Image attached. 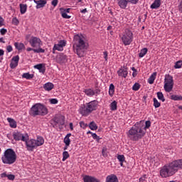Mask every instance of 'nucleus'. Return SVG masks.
Listing matches in <instances>:
<instances>
[{"instance_id":"1","label":"nucleus","mask_w":182,"mask_h":182,"mask_svg":"<svg viewBox=\"0 0 182 182\" xmlns=\"http://www.w3.org/2000/svg\"><path fill=\"white\" fill-rule=\"evenodd\" d=\"M144 121L136 122L128 132V137L132 141H139L140 139H143L146 136V132L147 129L151 126V122H145V126L143 124Z\"/></svg>"},{"instance_id":"2","label":"nucleus","mask_w":182,"mask_h":182,"mask_svg":"<svg viewBox=\"0 0 182 182\" xmlns=\"http://www.w3.org/2000/svg\"><path fill=\"white\" fill-rule=\"evenodd\" d=\"M182 168V159L175 160L168 164L164 165L160 170V176L162 178H167L174 176L178 170Z\"/></svg>"},{"instance_id":"3","label":"nucleus","mask_w":182,"mask_h":182,"mask_svg":"<svg viewBox=\"0 0 182 182\" xmlns=\"http://www.w3.org/2000/svg\"><path fill=\"white\" fill-rule=\"evenodd\" d=\"M73 48L75 53H76L79 58H83V56H85V52H86V49H87V45L86 42H85L83 37L77 34L74 36Z\"/></svg>"},{"instance_id":"4","label":"nucleus","mask_w":182,"mask_h":182,"mask_svg":"<svg viewBox=\"0 0 182 182\" xmlns=\"http://www.w3.org/2000/svg\"><path fill=\"white\" fill-rule=\"evenodd\" d=\"M97 107H99V101L95 100L86 103V105H81L78 112L80 114H82V116L86 117L87 116H89V114H90V113L92 112L97 110Z\"/></svg>"},{"instance_id":"5","label":"nucleus","mask_w":182,"mask_h":182,"mask_svg":"<svg viewBox=\"0 0 182 182\" xmlns=\"http://www.w3.org/2000/svg\"><path fill=\"white\" fill-rule=\"evenodd\" d=\"M48 113V108L41 103L35 104L29 110V114L32 116V117H36V116H46Z\"/></svg>"},{"instance_id":"6","label":"nucleus","mask_w":182,"mask_h":182,"mask_svg":"<svg viewBox=\"0 0 182 182\" xmlns=\"http://www.w3.org/2000/svg\"><path fill=\"white\" fill-rule=\"evenodd\" d=\"M16 153L14 149L9 148L4 151V154L1 156V161L4 164H14L16 161L17 159Z\"/></svg>"},{"instance_id":"7","label":"nucleus","mask_w":182,"mask_h":182,"mask_svg":"<svg viewBox=\"0 0 182 182\" xmlns=\"http://www.w3.org/2000/svg\"><path fill=\"white\" fill-rule=\"evenodd\" d=\"M122 41L125 46H127L133 42V33L129 29H126L121 37Z\"/></svg>"},{"instance_id":"8","label":"nucleus","mask_w":182,"mask_h":182,"mask_svg":"<svg viewBox=\"0 0 182 182\" xmlns=\"http://www.w3.org/2000/svg\"><path fill=\"white\" fill-rule=\"evenodd\" d=\"M173 86H174L173 76L170 75L169 74L165 75L164 80V90L166 92H170L173 90Z\"/></svg>"},{"instance_id":"9","label":"nucleus","mask_w":182,"mask_h":182,"mask_svg":"<svg viewBox=\"0 0 182 182\" xmlns=\"http://www.w3.org/2000/svg\"><path fill=\"white\" fill-rule=\"evenodd\" d=\"M50 124H52L53 127H55L59 124L60 126L65 125V117L61 115H55L51 120Z\"/></svg>"},{"instance_id":"10","label":"nucleus","mask_w":182,"mask_h":182,"mask_svg":"<svg viewBox=\"0 0 182 182\" xmlns=\"http://www.w3.org/2000/svg\"><path fill=\"white\" fill-rule=\"evenodd\" d=\"M24 141L26 143V147L28 151H32L33 150H35V149H37L36 142H35V139H29V136H27L26 138V141Z\"/></svg>"},{"instance_id":"11","label":"nucleus","mask_w":182,"mask_h":182,"mask_svg":"<svg viewBox=\"0 0 182 182\" xmlns=\"http://www.w3.org/2000/svg\"><path fill=\"white\" fill-rule=\"evenodd\" d=\"M28 42L32 48H41L42 45V41L38 37L32 36Z\"/></svg>"},{"instance_id":"12","label":"nucleus","mask_w":182,"mask_h":182,"mask_svg":"<svg viewBox=\"0 0 182 182\" xmlns=\"http://www.w3.org/2000/svg\"><path fill=\"white\" fill-rule=\"evenodd\" d=\"M13 137L16 141H26V136L19 132H13Z\"/></svg>"},{"instance_id":"13","label":"nucleus","mask_w":182,"mask_h":182,"mask_svg":"<svg viewBox=\"0 0 182 182\" xmlns=\"http://www.w3.org/2000/svg\"><path fill=\"white\" fill-rule=\"evenodd\" d=\"M56 62H57V63H60V65L66 63V62H68V55H66L63 53H59L56 56Z\"/></svg>"},{"instance_id":"14","label":"nucleus","mask_w":182,"mask_h":182,"mask_svg":"<svg viewBox=\"0 0 182 182\" xmlns=\"http://www.w3.org/2000/svg\"><path fill=\"white\" fill-rule=\"evenodd\" d=\"M118 76H121V77H127V75H129V72L127 71V67L124 66L119 68V70L117 71Z\"/></svg>"},{"instance_id":"15","label":"nucleus","mask_w":182,"mask_h":182,"mask_svg":"<svg viewBox=\"0 0 182 182\" xmlns=\"http://www.w3.org/2000/svg\"><path fill=\"white\" fill-rule=\"evenodd\" d=\"M18 63H19V55L14 56L11 59V63H10V68L11 69H15V68L18 66Z\"/></svg>"},{"instance_id":"16","label":"nucleus","mask_w":182,"mask_h":182,"mask_svg":"<svg viewBox=\"0 0 182 182\" xmlns=\"http://www.w3.org/2000/svg\"><path fill=\"white\" fill-rule=\"evenodd\" d=\"M46 0H34V3L36 4V9H41V8H43L45 5L47 4Z\"/></svg>"},{"instance_id":"17","label":"nucleus","mask_w":182,"mask_h":182,"mask_svg":"<svg viewBox=\"0 0 182 182\" xmlns=\"http://www.w3.org/2000/svg\"><path fill=\"white\" fill-rule=\"evenodd\" d=\"M83 181L84 182H99V180H97V178L93 176L85 175L83 177Z\"/></svg>"},{"instance_id":"18","label":"nucleus","mask_w":182,"mask_h":182,"mask_svg":"<svg viewBox=\"0 0 182 182\" xmlns=\"http://www.w3.org/2000/svg\"><path fill=\"white\" fill-rule=\"evenodd\" d=\"M106 182H119V179L116 175L111 174L107 176Z\"/></svg>"},{"instance_id":"19","label":"nucleus","mask_w":182,"mask_h":182,"mask_svg":"<svg viewBox=\"0 0 182 182\" xmlns=\"http://www.w3.org/2000/svg\"><path fill=\"white\" fill-rule=\"evenodd\" d=\"M35 69H38L39 70L40 73H45L46 71V67H45V64H37L34 65Z\"/></svg>"},{"instance_id":"20","label":"nucleus","mask_w":182,"mask_h":182,"mask_svg":"<svg viewBox=\"0 0 182 182\" xmlns=\"http://www.w3.org/2000/svg\"><path fill=\"white\" fill-rule=\"evenodd\" d=\"M54 87H55V85H53V83L52 82H47L43 85V89L46 92H50V90H52V89H53Z\"/></svg>"},{"instance_id":"21","label":"nucleus","mask_w":182,"mask_h":182,"mask_svg":"<svg viewBox=\"0 0 182 182\" xmlns=\"http://www.w3.org/2000/svg\"><path fill=\"white\" fill-rule=\"evenodd\" d=\"M161 5V0H154V3L151 5V9H159Z\"/></svg>"},{"instance_id":"22","label":"nucleus","mask_w":182,"mask_h":182,"mask_svg":"<svg viewBox=\"0 0 182 182\" xmlns=\"http://www.w3.org/2000/svg\"><path fill=\"white\" fill-rule=\"evenodd\" d=\"M36 146L38 148L39 146H43V143H45V139L42 136H38L36 139H35Z\"/></svg>"},{"instance_id":"23","label":"nucleus","mask_w":182,"mask_h":182,"mask_svg":"<svg viewBox=\"0 0 182 182\" xmlns=\"http://www.w3.org/2000/svg\"><path fill=\"white\" fill-rule=\"evenodd\" d=\"M27 52H31L33 50L34 53H45V49L41 48H38V49L32 48H27Z\"/></svg>"},{"instance_id":"24","label":"nucleus","mask_w":182,"mask_h":182,"mask_svg":"<svg viewBox=\"0 0 182 182\" xmlns=\"http://www.w3.org/2000/svg\"><path fill=\"white\" fill-rule=\"evenodd\" d=\"M128 2L127 0H119L118 5L122 9H126Z\"/></svg>"},{"instance_id":"25","label":"nucleus","mask_w":182,"mask_h":182,"mask_svg":"<svg viewBox=\"0 0 182 182\" xmlns=\"http://www.w3.org/2000/svg\"><path fill=\"white\" fill-rule=\"evenodd\" d=\"M14 46L16 49H17V50H23V49L26 48L25 44H23V43L16 42L14 43Z\"/></svg>"},{"instance_id":"26","label":"nucleus","mask_w":182,"mask_h":182,"mask_svg":"<svg viewBox=\"0 0 182 182\" xmlns=\"http://www.w3.org/2000/svg\"><path fill=\"white\" fill-rule=\"evenodd\" d=\"M156 76H157L156 72L152 73L151 75L148 79V83H149V85H153V83H154V80H156Z\"/></svg>"},{"instance_id":"27","label":"nucleus","mask_w":182,"mask_h":182,"mask_svg":"<svg viewBox=\"0 0 182 182\" xmlns=\"http://www.w3.org/2000/svg\"><path fill=\"white\" fill-rule=\"evenodd\" d=\"M70 136H72V134L69 133L65 136L63 142L65 143V146H70Z\"/></svg>"},{"instance_id":"28","label":"nucleus","mask_w":182,"mask_h":182,"mask_svg":"<svg viewBox=\"0 0 182 182\" xmlns=\"http://www.w3.org/2000/svg\"><path fill=\"white\" fill-rule=\"evenodd\" d=\"M7 120L9 123L10 127L12 129H16V121L12 118H7Z\"/></svg>"},{"instance_id":"29","label":"nucleus","mask_w":182,"mask_h":182,"mask_svg":"<svg viewBox=\"0 0 182 182\" xmlns=\"http://www.w3.org/2000/svg\"><path fill=\"white\" fill-rule=\"evenodd\" d=\"M27 9H28V5L20 4V12L21 15H23V14H26Z\"/></svg>"},{"instance_id":"30","label":"nucleus","mask_w":182,"mask_h":182,"mask_svg":"<svg viewBox=\"0 0 182 182\" xmlns=\"http://www.w3.org/2000/svg\"><path fill=\"white\" fill-rule=\"evenodd\" d=\"M117 159L119 161L121 167H123V163L126 161L124 155H117Z\"/></svg>"},{"instance_id":"31","label":"nucleus","mask_w":182,"mask_h":182,"mask_svg":"<svg viewBox=\"0 0 182 182\" xmlns=\"http://www.w3.org/2000/svg\"><path fill=\"white\" fill-rule=\"evenodd\" d=\"M84 92L87 96H89L90 97H92V96H95V91L92 89H85L84 90Z\"/></svg>"},{"instance_id":"32","label":"nucleus","mask_w":182,"mask_h":182,"mask_svg":"<svg viewBox=\"0 0 182 182\" xmlns=\"http://www.w3.org/2000/svg\"><path fill=\"white\" fill-rule=\"evenodd\" d=\"M148 51L149 50L147 49V48H142L139 53V58H144V56L147 54Z\"/></svg>"},{"instance_id":"33","label":"nucleus","mask_w":182,"mask_h":182,"mask_svg":"<svg viewBox=\"0 0 182 182\" xmlns=\"http://www.w3.org/2000/svg\"><path fill=\"white\" fill-rule=\"evenodd\" d=\"M109 107H110V110H112V112L117 110V102H116L115 100L113 101L110 104Z\"/></svg>"},{"instance_id":"34","label":"nucleus","mask_w":182,"mask_h":182,"mask_svg":"<svg viewBox=\"0 0 182 182\" xmlns=\"http://www.w3.org/2000/svg\"><path fill=\"white\" fill-rule=\"evenodd\" d=\"M22 77L30 80V79H33V74H30L29 73H25L22 75Z\"/></svg>"},{"instance_id":"35","label":"nucleus","mask_w":182,"mask_h":182,"mask_svg":"<svg viewBox=\"0 0 182 182\" xmlns=\"http://www.w3.org/2000/svg\"><path fill=\"white\" fill-rule=\"evenodd\" d=\"M89 127L91 130H97V124L95 121H92L89 124Z\"/></svg>"},{"instance_id":"36","label":"nucleus","mask_w":182,"mask_h":182,"mask_svg":"<svg viewBox=\"0 0 182 182\" xmlns=\"http://www.w3.org/2000/svg\"><path fill=\"white\" fill-rule=\"evenodd\" d=\"M109 95L111 96V97H113V95H114V85L113 84L109 85Z\"/></svg>"},{"instance_id":"37","label":"nucleus","mask_w":182,"mask_h":182,"mask_svg":"<svg viewBox=\"0 0 182 182\" xmlns=\"http://www.w3.org/2000/svg\"><path fill=\"white\" fill-rule=\"evenodd\" d=\"M156 95L159 100H161V102H166V98H164V95H163V92H158Z\"/></svg>"},{"instance_id":"38","label":"nucleus","mask_w":182,"mask_h":182,"mask_svg":"<svg viewBox=\"0 0 182 182\" xmlns=\"http://www.w3.org/2000/svg\"><path fill=\"white\" fill-rule=\"evenodd\" d=\"M70 155H69V152L65 151L63 152V161H66V160H68V159H69Z\"/></svg>"},{"instance_id":"39","label":"nucleus","mask_w":182,"mask_h":182,"mask_svg":"<svg viewBox=\"0 0 182 182\" xmlns=\"http://www.w3.org/2000/svg\"><path fill=\"white\" fill-rule=\"evenodd\" d=\"M171 100H182V96L181 95H173L171 96Z\"/></svg>"},{"instance_id":"40","label":"nucleus","mask_w":182,"mask_h":182,"mask_svg":"<svg viewBox=\"0 0 182 182\" xmlns=\"http://www.w3.org/2000/svg\"><path fill=\"white\" fill-rule=\"evenodd\" d=\"M154 106L155 109H157L161 106V104L157 100V98H154Z\"/></svg>"},{"instance_id":"41","label":"nucleus","mask_w":182,"mask_h":182,"mask_svg":"<svg viewBox=\"0 0 182 182\" xmlns=\"http://www.w3.org/2000/svg\"><path fill=\"white\" fill-rule=\"evenodd\" d=\"M60 13H61V16L63 18H64V19H70L71 16L68 15V13L65 12V11H62V9H60Z\"/></svg>"},{"instance_id":"42","label":"nucleus","mask_w":182,"mask_h":182,"mask_svg":"<svg viewBox=\"0 0 182 182\" xmlns=\"http://www.w3.org/2000/svg\"><path fill=\"white\" fill-rule=\"evenodd\" d=\"M54 50H58L59 52H62L63 50V47H61L59 44L54 45Z\"/></svg>"},{"instance_id":"43","label":"nucleus","mask_w":182,"mask_h":182,"mask_svg":"<svg viewBox=\"0 0 182 182\" xmlns=\"http://www.w3.org/2000/svg\"><path fill=\"white\" fill-rule=\"evenodd\" d=\"M182 66V60H178L175 63V69H180Z\"/></svg>"},{"instance_id":"44","label":"nucleus","mask_w":182,"mask_h":182,"mask_svg":"<svg viewBox=\"0 0 182 182\" xmlns=\"http://www.w3.org/2000/svg\"><path fill=\"white\" fill-rule=\"evenodd\" d=\"M139 89H140V84H139V82H136L133 85L132 90H134L135 92H137V90H139Z\"/></svg>"},{"instance_id":"45","label":"nucleus","mask_w":182,"mask_h":182,"mask_svg":"<svg viewBox=\"0 0 182 182\" xmlns=\"http://www.w3.org/2000/svg\"><path fill=\"white\" fill-rule=\"evenodd\" d=\"M92 139H94V140H96V141H97V143H99V141H100V136H97V134H96V133L92 134Z\"/></svg>"},{"instance_id":"46","label":"nucleus","mask_w":182,"mask_h":182,"mask_svg":"<svg viewBox=\"0 0 182 182\" xmlns=\"http://www.w3.org/2000/svg\"><path fill=\"white\" fill-rule=\"evenodd\" d=\"M58 45L60 46L61 48H65V46H66V41L65 40H60L59 42H58Z\"/></svg>"},{"instance_id":"47","label":"nucleus","mask_w":182,"mask_h":182,"mask_svg":"<svg viewBox=\"0 0 182 182\" xmlns=\"http://www.w3.org/2000/svg\"><path fill=\"white\" fill-rule=\"evenodd\" d=\"M12 24L18 26V25H19V20H18V18H16V17L13 18Z\"/></svg>"},{"instance_id":"48","label":"nucleus","mask_w":182,"mask_h":182,"mask_svg":"<svg viewBox=\"0 0 182 182\" xmlns=\"http://www.w3.org/2000/svg\"><path fill=\"white\" fill-rule=\"evenodd\" d=\"M102 154L103 157H107V149L103 148L102 150Z\"/></svg>"},{"instance_id":"49","label":"nucleus","mask_w":182,"mask_h":182,"mask_svg":"<svg viewBox=\"0 0 182 182\" xmlns=\"http://www.w3.org/2000/svg\"><path fill=\"white\" fill-rule=\"evenodd\" d=\"M80 126L82 127V129H86V127H87V124L85 123L83 121H81L80 122Z\"/></svg>"},{"instance_id":"50","label":"nucleus","mask_w":182,"mask_h":182,"mask_svg":"<svg viewBox=\"0 0 182 182\" xmlns=\"http://www.w3.org/2000/svg\"><path fill=\"white\" fill-rule=\"evenodd\" d=\"M58 99H55V98H53L51 100H50V103L51 105H58Z\"/></svg>"},{"instance_id":"51","label":"nucleus","mask_w":182,"mask_h":182,"mask_svg":"<svg viewBox=\"0 0 182 182\" xmlns=\"http://www.w3.org/2000/svg\"><path fill=\"white\" fill-rule=\"evenodd\" d=\"M7 178L9 180L14 181V180H15V175H14V174H9V175H7Z\"/></svg>"},{"instance_id":"52","label":"nucleus","mask_w":182,"mask_h":182,"mask_svg":"<svg viewBox=\"0 0 182 182\" xmlns=\"http://www.w3.org/2000/svg\"><path fill=\"white\" fill-rule=\"evenodd\" d=\"M6 32H8V30H6V28H1L0 30L1 35H5Z\"/></svg>"},{"instance_id":"53","label":"nucleus","mask_w":182,"mask_h":182,"mask_svg":"<svg viewBox=\"0 0 182 182\" xmlns=\"http://www.w3.org/2000/svg\"><path fill=\"white\" fill-rule=\"evenodd\" d=\"M100 89L97 88V87H96V89L95 90L94 92H95V95H100Z\"/></svg>"},{"instance_id":"54","label":"nucleus","mask_w":182,"mask_h":182,"mask_svg":"<svg viewBox=\"0 0 182 182\" xmlns=\"http://www.w3.org/2000/svg\"><path fill=\"white\" fill-rule=\"evenodd\" d=\"M128 2H130L131 4L136 5V4H138L139 0H128Z\"/></svg>"},{"instance_id":"55","label":"nucleus","mask_w":182,"mask_h":182,"mask_svg":"<svg viewBox=\"0 0 182 182\" xmlns=\"http://www.w3.org/2000/svg\"><path fill=\"white\" fill-rule=\"evenodd\" d=\"M6 50L7 52H12V50H14V48H12V46H8L6 47Z\"/></svg>"},{"instance_id":"56","label":"nucleus","mask_w":182,"mask_h":182,"mask_svg":"<svg viewBox=\"0 0 182 182\" xmlns=\"http://www.w3.org/2000/svg\"><path fill=\"white\" fill-rule=\"evenodd\" d=\"M51 4L53 6H56L58 5V0H53Z\"/></svg>"},{"instance_id":"57","label":"nucleus","mask_w":182,"mask_h":182,"mask_svg":"<svg viewBox=\"0 0 182 182\" xmlns=\"http://www.w3.org/2000/svg\"><path fill=\"white\" fill-rule=\"evenodd\" d=\"M1 26H4V18L0 16V28Z\"/></svg>"},{"instance_id":"58","label":"nucleus","mask_w":182,"mask_h":182,"mask_svg":"<svg viewBox=\"0 0 182 182\" xmlns=\"http://www.w3.org/2000/svg\"><path fill=\"white\" fill-rule=\"evenodd\" d=\"M1 178H5L6 177H8V174H6V172H4L1 174Z\"/></svg>"},{"instance_id":"59","label":"nucleus","mask_w":182,"mask_h":182,"mask_svg":"<svg viewBox=\"0 0 182 182\" xmlns=\"http://www.w3.org/2000/svg\"><path fill=\"white\" fill-rule=\"evenodd\" d=\"M107 55H108L107 51H105L104 52V58L105 59L106 61H107Z\"/></svg>"},{"instance_id":"60","label":"nucleus","mask_w":182,"mask_h":182,"mask_svg":"<svg viewBox=\"0 0 182 182\" xmlns=\"http://www.w3.org/2000/svg\"><path fill=\"white\" fill-rule=\"evenodd\" d=\"M63 12H65V14H69V12H70V9H63Z\"/></svg>"},{"instance_id":"61","label":"nucleus","mask_w":182,"mask_h":182,"mask_svg":"<svg viewBox=\"0 0 182 182\" xmlns=\"http://www.w3.org/2000/svg\"><path fill=\"white\" fill-rule=\"evenodd\" d=\"M178 8H179L180 12L182 13V1L180 2V4H179V6H178Z\"/></svg>"},{"instance_id":"62","label":"nucleus","mask_w":182,"mask_h":182,"mask_svg":"<svg viewBox=\"0 0 182 182\" xmlns=\"http://www.w3.org/2000/svg\"><path fill=\"white\" fill-rule=\"evenodd\" d=\"M5 53V51L4 50L0 49V56H4V54Z\"/></svg>"},{"instance_id":"63","label":"nucleus","mask_w":182,"mask_h":182,"mask_svg":"<svg viewBox=\"0 0 182 182\" xmlns=\"http://www.w3.org/2000/svg\"><path fill=\"white\" fill-rule=\"evenodd\" d=\"M69 126H70V130H73V123H72V122H70V124H69Z\"/></svg>"},{"instance_id":"64","label":"nucleus","mask_w":182,"mask_h":182,"mask_svg":"<svg viewBox=\"0 0 182 182\" xmlns=\"http://www.w3.org/2000/svg\"><path fill=\"white\" fill-rule=\"evenodd\" d=\"M80 12H81V14H86V12H87V9H84L81 10Z\"/></svg>"}]
</instances>
